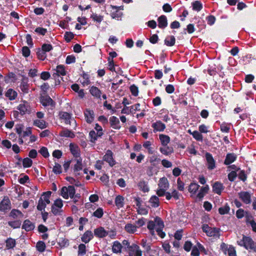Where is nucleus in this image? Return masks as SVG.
I'll use <instances>...</instances> for the list:
<instances>
[{
  "mask_svg": "<svg viewBox=\"0 0 256 256\" xmlns=\"http://www.w3.org/2000/svg\"><path fill=\"white\" fill-rule=\"evenodd\" d=\"M116 11L113 12H111L110 16L112 18H121V16L122 15V12H120L119 10H115Z\"/></svg>",
  "mask_w": 256,
  "mask_h": 256,
  "instance_id": "63",
  "label": "nucleus"
},
{
  "mask_svg": "<svg viewBox=\"0 0 256 256\" xmlns=\"http://www.w3.org/2000/svg\"><path fill=\"white\" fill-rule=\"evenodd\" d=\"M64 38L65 40L67 42H70L71 41V40L72 39L74 38V34L72 32H66V33H65V34L64 35Z\"/></svg>",
  "mask_w": 256,
  "mask_h": 256,
  "instance_id": "55",
  "label": "nucleus"
},
{
  "mask_svg": "<svg viewBox=\"0 0 256 256\" xmlns=\"http://www.w3.org/2000/svg\"><path fill=\"white\" fill-rule=\"evenodd\" d=\"M192 10L196 12L200 11L202 8V4L199 0H196L192 3Z\"/></svg>",
  "mask_w": 256,
  "mask_h": 256,
  "instance_id": "36",
  "label": "nucleus"
},
{
  "mask_svg": "<svg viewBox=\"0 0 256 256\" xmlns=\"http://www.w3.org/2000/svg\"><path fill=\"white\" fill-rule=\"evenodd\" d=\"M239 246L244 247L246 250L256 252V243L250 236L243 235L242 238L238 241Z\"/></svg>",
  "mask_w": 256,
  "mask_h": 256,
  "instance_id": "1",
  "label": "nucleus"
},
{
  "mask_svg": "<svg viewBox=\"0 0 256 256\" xmlns=\"http://www.w3.org/2000/svg\"><path fill=\"white\" fill-rule=\"evenodd\" d=\"M129 254L132 256H142V252L138 245L132 244L130 246Z\"/></svg>",
  "mask_w": 256,
  "mask_h": 256,
  "instance_id": "10",
  "label": "nucleus"
},
{
  "mask_svg": "<svg viewBox=\"0 0 256 256\" xmlns=\"http://www.w3.org/2000/svg\"><path fill=\"white\" fill-rule=\"evenodd\" d=\"M208 190L209 186L208 185H206L204 186H202L197 194L196 198H198L200 200H202L204 196L208 192Z\"/></svg>",
  "mask_w": 256,
  "mask_h": 256,
  "instance_id": "24",
  "label": "nucleus"
},
{
  "mask_svg": "<svg viewBox=\"0 0 256 256\" xmlns=\"http://www.w3.org/2000/svg\"><path fill=\"white\" fill-rule=\"evenodd\" d=\"M20 88L21 90L26 94L28 92L29 90V85L28 84V78L22 76V80Z\"/></svg>",
  "mask_w": 256,
  "mask_h": 256,
  "instance_id": "14",
  "label": "nucleus"
},
{
  "mask_svg": "<svg viewBox=\"0 0 256 256\" xmlns=\"http://www.w3.org/2000/svg\"><path fill=\"white\" fill-rule=\"evenodd\" d=\"M6 248L7 249L13 248L16 244V240L11 238H8L6 240Z\"/></svg>",
  "mask_w": 256,
  "mask_h": 256,
  "instance_id": "37",
  "label": "nucleus"
},
{
  "mask_svg": "<svg viewBox=\"0 0 256 256\" xmlns=\"http://www.w3.org/2000/svg\"><path fill=\"white\" fill-rule=\"evenodd\" d=\"M200 188V186L196 182H192L188 186V190L192 194H195Z\"/></svg>",
  "mask_w": 256,
  "mask_h": 256,
  "instance_id": "32",
  "label": "nucleus"
},
{
  "mask_svg": "<svg viewBox=\"0 0 256 256\" xmlns=\"http://www.w3.org/2000/svg\"><path fill=\"white\" fill-rule=\"evenodd\" d=\"M238 178L244 182L247 179V174L244 170H240L238 174Z\"/></svg>",
  "mask_w": 256,
  "mask_h": 256,
  "instance_id": "57",
  "label": "nucleus"
},
{
  "mask_svg": "<svg viewBox=\"0 0 256 256\" xmlns=\"http://www.w3.org/2000/svg\"><path fill=\"white\" fill-rule=\"evenodd\" d=\"M239 198L245 204H250L252 202V196L248 192L242 191L238 193Z\"/></svg>",
  "mask_w": 256,
  "mask_h": 256,
  "instance_id": "8",
  "label": "nucleus"
},
{
  "mask_svg": "<svg viewBox=\"0 0 256 256\" xmlns=\"http://www.w3.org/2000/svg\"><path fill=\"white\" fill-rule=\"evenodd\" d=\"M41 49L46 53L52 50L53 46L51 44H44L42 45Z\"/></svg>",
  "mask_w": 256,
  "mask_h": 256,
  "instance_id": "60",
  "label": "nucleus"
},
{
  "mask_svg": "<svg viewBox=\"0 0 256 256\" xmlns=\"http://www.w3.org/2000/svg\"><path fill=\"white\" fill-rule=\"evenodd\" d=\"M17 109L20 112V114L24 116L26 114H30L31 112V108L30 104L26 101L20 104L17 107Z\"/></svg>",
  "mask_w": 256,
  "mask_h": 256,
  "instance_id": "4",
  "label": "nucleus"
},
{
  "mask_svg": "<svg viewBox=\"0 0 256 256\" xmlns=\"http://www.w3.org/2000/svg\"><path fill=\"white\" fill-rule=\"evenodd\" d=\"M60 135L61 136L70 138H74L75 136L74 132L68 129H64L61 131L60 133Z\"/></svg>",
  "mask_w": 256,
  "mask_h": 256,
  "instance_id": "31",
  "label": "nucleus"
},
{
  "mask_svg": "<svg viewBox=\"0 0 256 256\" xmlns=\"http://www.w3.org/2000/svg\"><path fill=\"white\" fill-rule=\"evenodd\" d=\"M122 248V244L118 241L116 240L113 242L112 250L113 252L118 254L121 252Z\"/></svg>",
  "mask_w": 256,
  "mask_h": 256,
  "instance_id": "29",
  "label": "nucleus"
},
{
  "mask_svg": "<svg viewBox=\"0 0 256 256\" xmlns=\"http://www.w3.org/2000/svg\"><path fill=\"white\" fill-rule=\"evenodd\" d=\"M33 124L40 129H44L47 127L46 121L43 120H35L34 121Z\"/></svg>",
  "mask_w": 256,
  "mask_h": 256,
  "instance_id": "30",
  "label": "nucleus"
},
{
  "mask_svg": "<svg viewBox=\"0 0 256 256\" xmlns=\"http://www.w3.org/2000/svg\"><path fill=\"white\" fill-rule=\"evenodd\" d=\"M103 215H104V211H103V209L102 208H98L92 214V216H94L98 218H102Z\"/></svg>",
  "mask_w": 256,
  "mask_h": 256,
  "instance_id": "51",
  "label": "nucleus"
},
{
  "mask_svg": "<svg viewBox=\"0 0 256 256\" xmlns=\"http://www.w3.org/2000/svg\"><path fill=\"white\" fill-rule=\"evenodd\" d=\"M159 138L162 146H167L170 140V137L164 134H160L159 135Z\"/></svg>",
  "mask_w": 256,
  "mask_h": 256,
  "instance_id": "27",
  "label": "nucleus"
},
{
  "mask_svg": "<svg viewBox=\"0 0 256 256\" xmlns=\"http://www.w3.org/2000/svg\"><path fill=\"white\" fill-rule=\"evenodd\" d=\"M124 230L129 234H134L136 231L137 226L132 224H126Z\"/></svg>",
  "mask_w": 256,
  "mask_h": 256,
  "instance_id": "34",
  "label": "nucleus"
},
{
  "mask_svg": "<svg viewBox=\"0 0 256 256\" xmlns=\"http://www.w3.org/2000/svg\"><path fill=\"white\" fill-rule=\"evenodd\" d=\"M192 135L196 140L200 142L202 141L203 136L200 132L194 130L192 132Z\"/></svg>",
  "mask_w": 256,
  "mask_h": 256,
  "instance_id": "45",
  "label": "nucleus"
},
{
  "mask_svg": "<svg viewBox=\"0 0 256 256\" xmlns=\"http://www.w3.org/2000/svg\"><path fill=\"white\" fill-rule=\"evenodd\" d=\"M138 186L140 189L141 190L144 192H148L149 191V188L144 180L140 181L138 184Z\"/></svg>",
  "mask_w": 256,
  "mask_h": 256,
  "instance_id": "40",
  "label": "nucleus"
},
{
  "mask_svg": "<svg viewBox=\"0 0 256 256\" xmlns=\"http://www.w3.org/2000/svg\"><path fill=\"white\" fill-rule=\"evenodd\" d=\"M52 172L56 174H61L62 172L61 165L56 162L55 166L53 168Z\"/></svg>",
  "mask_w": 256,
  "mask_h": 256,
  "instance_id": "56",
  "label": "nucleus"
},
{
  "mask_svg": "<svg viewBox=\"0 0 256 256\" xmlns=\"http://www.w3.org/2000/svg\"><path fill=\"white\" fill-rule=\"evenodd\" d=\"M35 228L34 224L27 219L24 220L22 226V228L26 232L32 230Z\"/></svg>",
  "mask_w": 256,
  "mask_h": 256,
  "instance_id": "18",
  "label": "nucleus"
},
{
  "mask_svg": "<svg viewBox=\"0 0 256 256\" xmlns=\"http://www.w3.org/2000/svg\"><path fill=\"white\" fill-rule=\"evenodd\" d=\"M108 70L112 72H116V69H115L116 65L114 64V60H112V58H108Z\"/></svg>",
  "mask_w": 256,
  "mask_h": 256,
  "instance_id": "58",
  "label": "nucleus"
},
{
  "mask_svg": "<svg viewBox=\"0 0 256 256\" xmlns=\"http://www.w3.org/2000/svg\"><path fill=\"white\" fill-rule=\"evenodd\" d=\"M90 18L94 22L100 24L104 20V16L98 15L96 14H92L90 16Z\"/></svg>",
  "mask_w": 256,
  "mask_h": 256,
  "instance_id": "46",
  "label": "nucleus"
},
{
  "mask_svg": "<svg viewBox=\"0 0 256 256\" xmlns=\"http://www.w3.org/2000/svg\"><path fill=\"white\" fill-rule=\"evenodd\" d=\"M164 44L168 46H172L175 44L176 38L174 36H168L164 40Z\"/></svg>",
  "mask_w": 256,
  "mask_h": 256,
  "instance_id": "28",
  "label": "nucleus"
},
{
  "mask_svg": "<svg viewBox=\"0 0 256 256\" xmlns=\"http://www.w3.org/2000/svg\"><path fill=\"white\" fill-rule=\"evenodd\" d=\"M237 176L238 174L236 171H232L228 174V178L230 182H232L236 180Z\"/></svg>",
  "mask_w": 256,
  "mask_h": 256,
  "instance_id": "62",
  "label": "nucleus"
},
{
  "mask_svg": "<svg viewBox=\"0 0 256 256\" xmlns=\"http://www.w3.org/2000/svg\"><path fill=\"white\" fill-rule=\"evenodd\" d=\"M103 160L107 162L111 167L114 166L116 164V160L113 158V152L110 150H108L106 154L103 156Z\"/></svg>",
  "mask_w": 256,
  "mask_h": 256,
  "instance_id": "6",
  "label": "nucleus"
},
{
  "mask_svg": "<svg viewBox=\"0 0 256 256\" xmlns=\"http://www.w3.org/2000/svg\"><path fill=\"white\" fill-rule=\"evenodd\" d=\"M86 122L88 124H91L94 120V114L92 110L86 109L84 112Z\"/></svg>",
  "mask_w": 256,
  "mask_h": 256,
  "instance_id": "17",
  "label": "nucleus"
},
{
  "mask_svg": "<svg viewBox=\"0 0 256 256\" xmlns=\"http://www.w3.org/2000/svg\"><path fill=\"white\" fill-rule=\"evenodd\" d=\"M70 152L74 158H80V151L78 146L72 143H70Z\"/></svg>",
  "mask_w": 256,
  "mask_h": 256,
  "instance_id": "15",
  "label": "nucleus"
},
{
  "mask_svg": "<svg viewBox=\"0 0 256 256\" xmlns=\"http://www.w3.org/2000/svg\"><path fill=\"white\" fill-rule=\"evenodd\" d=\"M58 244L61 248L67 247L69 246V240L66 238H60Z\"/></svg>",
  "mask_w": 256,
  "mask_h": 256,
  "instance_id": "53",
  "label": "nucleus"
},
{
  "mask_svg": "<svg viewBox=\"0 0 256 256\" xmlns=\"http://www.w3.org/2000/svg\"><path fill=\"white\" fill-rule=\"evenodd\" d=\"M110 126L114 129L119 130L120 128V120L118 118L115 116H112L110 118Z\"/></svg>",
  "mask_w": 256,
  "mask_h": 256,
  "instance_id": "21",
  "label": "nucleus"
},
{
  "mask_svg": "<svg viewBox=\"0 0 256 256\" xmlns=\"http://www.w3.org/2000/svg\"><path fill=\"white\" fill-rule=\"evenodd\" d=\"M141 245L146 252H149L151 250L150 244L147 243L146 240L145 239L142 240Z\"/></svg>",
  "mask_w": 256,
  "mask_h": 256,
  "instance_id": "61",
  "label": "nucleus"
},
{
  "mask_svg": "<svg viewBox=\"0 0 256 256\" xmlns=\"http://www.w3.org/2000/svg\"><path fill=\"white\" fill-rule=\"evenodd\" d=\"M17 92L12 88L8 89L5 94V96L10 100H15L17 97Z\"/></svg>",
  "mask_w": 256,
  "mask_h": 256,
  "instance_id": "25",
  "label": "nucleus"
},
{
  "mask_svg": "<svg viewBox=\"0 0 256 256\" xmlns=\"http://www.w3.org/2000/svg\"><path fill=\"white\" fill-rule=\"evenodd\" d=\"M152 126L154 129V132H163L166 128V125L160 120H157L156 122H154L152 124Z\"/></svg>",
  "mask_w": 256,
  "mask_h": 256,
  "instance_id": "16",
  "label": "nucleus"
},
{
  "mask_svg": "<svg viewBox=\"0 0 256 256\" xmlns=\"http://www.w3.org/2000/svg\"><path fill=\"white\" fill-rule=\"evenodd\" d=\"M90 92L93 96L97 98H100L102 92L98 88L94 86H91Z\"/></svg>",
  "mask_w": 256,
  "mask_h": 256,
  "instance_id": "23",
  "label": "nucleus"
},
{
  "mask_svg": "<svg viewBox=\"0 0 256 256\" xmlns=\"http://www.w3.org/2000/svg\"><path fill=\"white\" fill-rule=\"evenodd\" d=\"M230 124L223 122L220 124V130L222 132L228 133L230 130Z\"/></svg>",
  "mask_w": 256,
  "mask_h": 256,
  "instance_id": "38",
  "label": "nucleus"
},
{
  "mask_svg": "<svg viewBox=\"0 0 256 256\" xmlns=\"http://www.w3.org/2000/svg\"><path fill=\"white\" fill-rule=\"evenodd\" d=\"M46 203L45 202L42 198H40L38 200V204L37 206V209L40 211L44 210L46 206Z\"/></svg>",
  "mask_w": 256,
  "mask_h": 256,
  "instance_id": "41",
  "label": "nucleus"
},
{
  "mask_svg": "<svg viewBox=\"0 0 256 256\" xmlns=\"http://www.w3.org/2000/svg\"><path fill=\"white\" fill-rule=\"evenodd\" d=\"M54 70L56 72H54L52 74V77L54 80H56V78H58L60 76H64L66 74L65 66L64 65L60 64L57 66Z\"/></svg>",
  "mask_w": 256,
  "mask_h": 256,
  "instance_id": "9",
  "label": "nucleus"
},
{
  "mask_svg": "<svg viewBox=\"0 0 256 256\" xmlns=\"http://www.w3.org/2000/svg\"><path fill=\"white\" fill-rule=\"evenodd\" d=\"M205 157L207 162V168L209 170H212L216 167V160L212 154L208 152L205 154Z\"/></svg>",
  "mask_w": 256,
  "mask_h": 256,
  "instance_id": "7",
  "label": "nucleus"
},
{
  "mask_svg": "<svg viewBox=\"0 0 256 256\" xmlns=\"http://www.w3.org/2000/svg\"><path fill=\"white\" fill-rule=\"evenodd\" d=\"M237 156L234 153H228L224 160V164L226 166L230 165L231 164L236 160Z\"/></svg>",
  "mask_w": 256,
  "mask_h": 256,
  "instance_id": "13",
  "label": "nucleus"
},
{
  "mask_svg": "<svg viewBox=\"0 0 256 256\" xmlns=\"http://www.w3.org/2000/svg\"><path fill=\"white\" fill-rule=\"evenodd\" d=\"M32 164V160L28 158H24L22 160V165L24 168H30Z\"/></svg>",
  "mask_w": 256,
  "mask_h": 256,
  "instance_id": "49",
  "label": "nucleus"
},
{
  "mask_svg": "<svg viewBox=\"0 0 256 256\" xmlns=\"http://www.w3.org/2000/svg\"><path fill=\"white\" fill-rule=\"evenodd\" d=\"M11 208V202L8 196H4L0 203V211L6 212Z\"/></svg>",
  "mask_w": 256,
  "mask_h": 256,
  "instance_id": "5",
  "label": "nucleus"
},
{
  "mask_svg": "<svg viewBox=\"0 0 256 256\" xmlns=\"http://www.w3.org/2000/svg\"><path fill=\"white\" fill-rule=\"evenodd\" d=\"M34 32L40 35L44 36L47 32V29L42 27H38L35 29Z\"/></svg>",
  "mask_w": 256,
  "mask_h": 256,
  "instance_id": "64",
  "label": "nucleus"
},
{
  "mask_svg": "<svg viewBox=\"0 0 256 256\" xmlns=\"http://www.w3.org/2000/svg\"><path fill=\"white\" fill-rule=\"evenodd\" d=\"M94 238L93 234L90 230H86L81 238L82 241L86 244L88 243Z\"/></svg>",
  "mask_w": 256,
  "mask_h": 256,
  "instance_id": "22",
  "label": "nucleus"
},
{
  "mask_svg": "<svg viewBox=\"0 0 256 256\" xmlns=\"http://www.w3.org/2000/svg\"><path fill=\"white\" fill-rule=\"evenodd\" d=\"M149 202L152 208H158L160 206V200L158 196H152L149 200Z\"/></svg>",
  "mask_w": 256,
  "mask_h": 256,
  "instance_id": "35",
  "label": "nucleus"
},
{
  "mask_svg": "<svg viewBox=\"0 0 256 256\" xmlns=\"http://www.w3.org/2000/svg\"><path fill=\"white\" fill-rule=\"evenodd\" d=\"M212 191L218 195H220L222 191L224 190V186L220 182H216L212 186Z\"/></svg>",
  "mask_w": 256,
  "mask_h": 256,
  "instance_id": "12",
  "label": "nucleus"
},
{
  "mask_svg": "<svg viewBox=\"0 0 256 256\" xmlns=\"http://www.w3.org/2000/svg\"><path fill=\"white\" fill-rule=\"evenodd\" d=\"M89 136L90 138V141L92 143H94L98 140V138L100 137L98 133H96L94 130H92L90 132Z\"/></svg>",
  "mask_w": 256,
  "mask_h": 256,
  "instance_id": "43",
  "label": "nucleus"
},
{
  "mask_svg": "<svg viewBox=\"0 0 256 256\" xmlns=\"http://www.w3.org/2000/svg\"><path fill=\"white\" fill-rule=\"evenodd\" d=\"M202 228V231L208 236H215L220 235V228H212L207 224H204Z\"/></svg>",
  "mask_w": 256,
  "mask_h": 256,
  "instance_id": "2",
  "label": "nucleus"
},
{
  "mask_svg": "<svg viewBox=\"0 0 256 256\" xmlns=\"http://www.w3.org/2000/svg\"><path fill=\"white\" fill-rule=\"evenodd\" d=\"M8 224L13 228H20L21 226V221L16 220L8 222Z\"/></svg>",
  "mask_w": 256,
  "mask_h": 256,
  "instance_id": "50",
  "label": "nucleus"
},
{
  "mask_svg": "<svg viewBox=\"0 0 256 256\" xmlns=\"http://www.w3.org/2000/svg\"><path fill=\"white\" fill-rule=\"evenodd\" d=\"M68 186H63L61 188L60 190V195L62 196V198L64 199H68Z\"/></svg>",
  "mask_w": 256,
  "mask_h": 256,
  "instance_id": "52",
  "label": "nucleus"
},
{
  "mask_svg": "<svg viewBox=\"0 0 256 256\" xmlns=\"http://www.w3.org/2000/svg\"><path fill=\"white\" fill-rule=\"evenodd\" d=\"M230 210V207L228 204H226L224 206L220 207L218 208V212L221 215L228 214Z\"/></svg>",
  "mask_w": 256,
  "mask_h": 256,
  "instance_id": "39",
  "label": "nucleus"
},
{
  "mask_svg": "<svg viewBox=\"0 0 256 256\" xmlns=\"http://www.w3.org/2000/svg\"><path fill=\"white\" fill-rule=\"evenodd\" d=\"M82 160L81 158L78 159L76 160V163L74 164V172H78L82 170Z\"/></svg>",
  "mask_w": 256,
  "mask_h": 256,
  "instance_id": "48",
  "label": "nucleus"
},
{
  "mask_svg": "<svg viewBox=\"0 0 256 256\" xmlns=\"http://www.w3.org/2000/svg\"><path fill=\"white\" fill-rule=\"evenodd\" d=\"M18 216H22L23 214L22 212L18 210L13 209L10 213V216L14 219L16 218Z\"/></svg>",
  "mask_w": 256,
  "mask_h": 256,
  "instance_id": "47",
  "label": "nucleus"
},
{
  "mask_svg": "<svg viewBox=\"0 0 256 256\" xmlns=\"http://www.w3.org/2000/svg\"><path fill=\"white\" fill-rule=\"evenodd\" d=\"M115 204L118 208H122L124 206V198L120 195L116 196L115 198Z\"/></svg>",
  "mask_w": 256,
  "mask_h": 256,
  "instance_id": "33",
  "label": "nucleus"
},
{
  "mask_svg": "<svg viewBox=\"0 0 256 256\" xmlns=\"http://www.w3.org/2000/svg\"><path fill=\"white\" fill-rule=\"evenodd\" d=\"M159 150L162 154L165 156H170L174 152V148L168 145L160 147Z\"/></svg>",
  "mask_w": 256,
  "mask_h": 256,
  "instance_id": "20",
  "label": "nucleus"
},
{
  "mask_svg": "<svg viewBox=\"0 0 256 256\" xmlns=\"http://www.w3.org/2000/svg\"><path fill=\"white\" fill-rule=\"evenodd\" d=\"M39 152L44 158H47L50 156V154L47 148L42 146L39 150Z\"/></svg>",
  "mask_w": 256,
  "mask_h": 256,
  "instance_id": "54",
  "label": "nucleus"
},
{
  "mask_svg": "<svg viewBox=\"0 0 256 256\" xmlns=\"http://www.w3.org/2000/svg\"><path fill=\"white\" fill-rule=\"evenodd\" d=\"M38 58L42 60H44L46 58V53L42 50L38 48L36 52Z\"/></svg>",
  "mask_w": 256,
  "mask_h": 256,
  "instance_id": "42",
  "label": "nucleus"
},
{
  "mask_svg": "<svg viewBox=\"0 0 256 256\" xmlns=\"http://www.w3.org/2000/svg\"><path fill=\"white\" fill-rule=\"evenodd\" d=\"M158 186L159 188L168 190L169 187V183L166 178L162 177L160 179Z\"/></svg>",
  "mask_w": 256,
  "mask_h": 256,
  "instance_id": "26",
  "label": "nucleus"
},
{
  "mask_svg": "<svg viewBox=\"0 0 256 256\" xmlns=\"http://www.w3.org/2000/svg\"><path fill=\"white\" fill-rule=\"evenodd\" d=\"M158 26L160 28H164L168 26L167 18L164 15H162L158 18Z\"/></svg>",
  "mask_w": 256,
  "mask_h": 256,
  "instance_id": "19",
  "label": "nucleus"
},
{
  "mask_svg": "<svg viewBox=\"0 0 256 256\" xmlns=\"http://www.w3.org/2000/svg\"><path fill=\"white\" fill-rule=\"evenodd\" d=\"M94 236L98 238H104L108 234V232L102 226H100L94 230Z\"/></svg>",
  "mask_w": 256,
  "mask_h": 256,
  "instance_id": "11",
  "label": "nucleus"
},
{
  "mask_svg": "<svg viewBox=\"0 0 256 256\" xmlns=\"http://www.w3.org/2000/svg\"><path fill=\"white\" fill-rule=\"evenodd\" d=\"M40 104L44 107L50 106L52 108H55L56 102L48 94L41 95L40 98Z\"/></svg>",
  "mask_w": 256,
  "mask_h": 256,
  "instance_id": "3",
  "label": "nucleus"
},
{
  "mask_svg": "<svg viewBox=\"0 0 256 256\" xmlns=\"http://www.w3.org/2000/svg\"><path fill=\"white\" fill-rule=\"evenodd\" d=\"M130 89L132 96H138V86H136L134 84H132L130 87Z\"/></svg>",
  "mask_w": 256,
  "mask_h": 256,
  "instance_id": "59",
  "label": "nucleus"
},
{
  "mask_svg": "<svg viewBox=\"0 0 256 256\" xmlns=\"http://www.w3.org/2000/svg\"><path fill=\"white\" fill-rule=\"evenodd\" d=\"M36 248L39 252H44L46 249V244L43 241H38L36 243Z\"/></svg>",
  "mask_w": 256,
  "mask_h": 256,
  "instance_id": "44",
  "label": "nucleus"
}]
</instances>
